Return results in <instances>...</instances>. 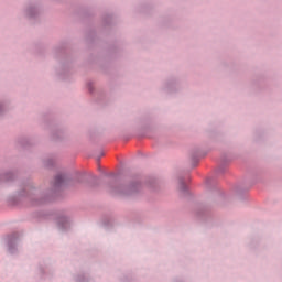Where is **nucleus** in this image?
Segmentation results:
<instances>
[{
  "label": "nucleus",
  "mask_w": 282,
  "mask_h": 282,
  "mask_svg": "<svg viewBox=\"0 0 282 282\" xmlns=\"http://www.w3.org/2000/svg\"><path fill=\"white\" fill-rule=\"evenodd\" d=\"M55 184L58 186L61 184H63V175H57L55 177Z\"/></svg>",
  "instance_id": "nucleus-1"
}]
</instances>
